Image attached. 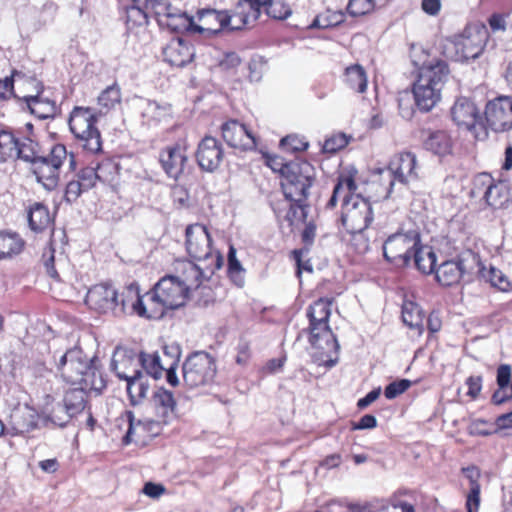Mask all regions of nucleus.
Wrapping results in <instances>:
<instances>
[{
    "instance_id": "nucleus-59",
    "label": "nucleus",
    "mask_w": 512,
    "mask_h": 512,
    "mask_svg": "<svg viewBox=\"0 0 512 512\" xmlns=\"http://www.w3.org/2000/svg\"><path fill=\"white\" fill-rule=\"evenodd\" d=\"M411 386V381L408 379H401L388 384L384 390V395L387 399H394L400 394L404 393Z\"/></svg>"
},
{
    "instance_id": "nucleus-21",
    "label": "nucleus",
    "mask_w": 512,
    "mask_h": 512,
    "mask_svg": "<svg viewBox=\"0 0 512 512\" xmlns=\"http://www.w3.org/2000/svg\"><path fill=\"white\" fill-rule=\"evenodd\" d=\"M222 137L232 148L240 150H253L256 147L255 136L247 127L237 120L225 122L222 127Z\"/></svg>"
},
{
    "instance_id": "nucleus-48",
    "label": "nucleus",
    "mask_w": 512,
    "mask_h": 512,
    "mask_svg": "<svg viewBox=\"0 0 512 512\" xmlns=\"http://www.w3.org/2000/svg\"><path fill=\"white\" fill-rule=\"evenodd\" d=\"M170 112L169 105H160L156 101H149L143 111V116L148 120L159 122Z\"/></svg>"
},
{
    "instance_id": "nucleus-26",
    "label": "nucleus",
    "mask_w": 512,
    "mask_h": 512,
    "mask_svg": "<svg viewBox=\"0 0 512 512\" xmlns=\"http://www.w3.org/2000/svg\"><path fill=\"white\" fill-rule=\"evenodd\" d=\"M24 101L30 112L39 119L53 118L57 113L56 103L44 97L41 91L36 95L25 96Z\"/></svg>"
},
{
    "instance_id": "nucleus-5",
    "label": "nucleus",
    "mask_w": 512,
    "mask_h": 512,
    "mask_svg": "<svg viewBox=\"0 0 512 512\" xmlns=\"http://www.w3.org/2000/svg\"><path fill=\"white\" fill-rule=\"evenodd\" d=\"M331 301L319 299L309 306L307 316L310 321V338L312 346L322 350V354H326V359H321L319 365L331 368L338 362L337 356L332 358L329 354L338 353L339 343L332 333L328 322L331 314Z\"/></svg>"
},
{
    "instance_id": "nucleus-58",
    "label": "nucleus",
    "mask_w": 512,
    "mask_h": 512,
    "mask_svg": "<svg viewBox=\"0 0 512 512\" xmlns=\"http://www.w3.org/2000/svg\"><path fill=\"white\" fill-rule=\"evenodd\" d=\"M267 14L274 19H286L291 14V9L280 0H274L266 8Z\"/></svg>"
},
{
    "instance_id": "nucleus-38",
    "label": "nucleus",
    "mask_w": 512,
    "mask_h": 512,
    "mask_svg": "<svg viewBox=\"0 0 512 512\" xmlns=\"http://www.w3.org/2000/svg\"><path fill=\"white\" fill-rule=\"evenodd\" d=\"M344 81L350 89L358 93H364L367 89V75L364 68L359 64L351 65L345 69Z\"/></svg>"
},
{
    "instance_id": "nucleus-31",
    "label": "nucleus",
    "mask_w": 512,
    "mask_h": 512,
    "mask_svg": "<svg viewBox=\"0 0 512 512\" xmlns=\"http://www.w3.org/2000/svg\"><path fill=\"white\" fill-rule=\"evenodd\" d=\"M153 404L159 418L162 419L163 423H167L174 414L176 405L173 393L164 388H159L153 394Z\"/></svg>"
},
{
    "instance_id": "nucleus-49",
    "label": "nucleus",
    "mask_w": 512,
    "mask_h": 512,
    "mask_svg": "<svg viewBox=\"0 0 512 512\" xmlns=\"http://www.w3.org/2000/svg\"><path fill=\"white\" fill-rule=\"evenodd\" d=\"M148 10L145 9V5L132 6L127 11V26L129 29L133 25H147L148 24Z\"/></svg>"
},
{
    "instance_id": "nucleus-27",
    "label": "nucleus",
    "mask_w": 512,
    "mask_h": 512,
    "mask_svg": "<svg viewBox=\"0 0 512 512\" xmlns=\"http://www.w3.org/2000/svg\"><path fill=\"white\" fill-rule=\"evenodd\" d=\"M464 273L463 262L460 260H448L440 264L435 270L436 280L443 286L457 284Z\"/></svg>"
},
{
    "instance_id": "nucleus-18",
    "label": "nucleus",
    "mask_w": 512,
    "mask_h": 512,
    "mask_svg": "<svg viewBox=\"0 0 512 512\" xmlns=\"http://www.w3.org/2000/svg\"><path fill=\"white\" fill-rule=\"evenodd\" d=\"M485 119L495 132H504L512 128V98L500 96L486 104Z\"/></svg>"
},
{
    "instance_id": "nucleus-42",
    "label": "nucleus",
    "mask_w": 512,
    "mask_h": 512,
    "mask_svg": "<svg viewBox=\"0 0 512 512\" xmlns=\"http://www.w3.org/2000/svg\"><path fill=\"white\" fill-rule=\"evenodd\" d=\"M228 275L230 279L234 282L238 287H242L245 282L244 274L245 269L241 265L240 261L236 257V249L233 246L229 247L228 251Z\"/></svg>"
},
{
    "instance_id": "nucleus-33",
    "label": "nucleus",
    "mask_w": 512,
    "mask_h": 512,
    "mask_svg": "<svg viewBox=\"0 0 512 512\" xmlns=\"http://www.w3.org/2000/svg\"><path fill=\"white\" fill-rule=\"evenodd\" d=\"M402 320L411 329L417 330L421 335L424 331V312L421 307L412 301H405L402 305Z\"/></svg>"
},
{
    "instance_id": "nucleus-6",
    "label": "nucleus",
    "mask_w": 512,
    "mask_h": 512,
    "mask_svg": "<svg viewBox=\"0 0 512 512\" xmlns=\"http://www.w3.org/2000/svg\"><path fill=\"white\" fill-rule=\"evenodd\" d=\"M315 178L314 166L305 160H296L286 164L282 169L281 180L285 198L294 203L306 202Z\"/></svg>"
},
{
    "instance_id": "nucleus-23",
    "label": "nucleus",
    "mask_w": 512,
    "mask_h": 512,
    "mask_svg": "<svg viewBox=\"0 0 512 512\" xmlns=\"http://www.w3.org/2000/svg\"><path fill=\"white\" fill-rule=\"evenodd\" d=\"M194 58L193 48L182 38L172 39L163 49V59L174 67H184Z\"/></svg>"
},
{
    "instance_id": "nucleus-64",
    "label": "nucleus",
    "mask_w": 512,
    "mask_h": 512,
    "mask_svg": "<svg viewBox=\"0 0 512 512\" xmlns=\"http://www.w3.org/2000/svg\"><path fill=\"white\" fill-rule=\"evenodd\" d=\"M466 385L468 386L467 394L472 398H476L481 391L482 378L480 376H470L466 380Z\"/></svg>"
},
{
    "instance_id": "nucleus-14",
    "label": "nucleus",
    "mask_w": 512,
    "mask_h": 512,
    "mask_svg": "<svg viewBox=\"0 0 512 512\" xmlns=\"http://www.w3.org/2000/svg\"><path fill=\"white\" fill-rule=\"evenodd\" d=\"M214 262L202 263L189 260L177 261L175 273L172 276L184 287L188 293L200 287L203 281L209 280L221 268V259L216 257Z\"/></svg>"
},
{
    "instance_id": "nucleus-22",
    "label": "nucleus",
    "mask_w": 512,
    "mask_h": 512,
    "mask_svg": "<svg viewBox=\"0 0 512 512\" xmlns=\"http://www.w3.org/2000/svg\"><path fill=\"white\" fill-rule=\"evenodd\" d=\"M197 16L203 25L195 24L194 32L204 33L210 35H217L225 31V24L229 21L230 17L226 15V11L216 9H201L197 12Z\"/></svg>"
},
{
    "instance_id": "nucleus-44",
    "label": "nucleus",
    "mask_w": 512,
    "mask_h": 512,
    "mask_svg": "<svg viewBox=\"0 0 512 512\" xmlns=\"http://www.w3.org/2000/svg\"><path fill=\"white\" fill-rule=\"evenodd\" d=\"M239 13L243 14L244 21L238 22V27H245L248 24L254 23L261 14V7L258 2L254 0H239Z\"/></svg>"
},
{
    "instance_id": "nucleus-13",
    "label": "nucleus",
    "mask_w": 512,
    "mask_h": 512,
    "mask_svg": "<svg viewBox=\"0 0 512 512\" xmlns=\"http://www.w3.org/2000/svg\"><path fill=\"white\" fill-rule=\"evenodd\" d=\"M420 244V235L411 230L406 233H395L389 236L383 243V256L385 260L396 267L406 266L413 252Z\"/></svg>"
},
{
    "instance_id": "nucleus-63",
    "label": "nucleus",
    "mask_w": 512,
    "mask_h": 512,
    "mask_svg": "<svg viewBox=\"0 0 512 512\" xmlns=\"http://www.w3.org/2000/svg\"><path fill=\"white\" fill-rule=\"evenodd\" d=\"M21 76V73L14 72L12 77H6L5 79L0 80V99H5L12 93L14 78L18 79Z\"/></svg>"
},
{
    "instance_id": "nucleus-46",
    "label": "nucleus",
    "mask_w": 512,
    "mask_h": 512,
    "mask_svg": "<svg viewBox=\"0 0 512 512\" xmlns=\"http://www.w3.org/2000/svg\"><path fill=\"white\" fill-rule=\"evenodd\" d=\"M97 101L98 105L102 109H105L106 112L114 108L121 101V91L119 86L116 84L108 86L100 93Z\"/></svg>"
},
{
    "instance_id": "nucleus-11",
    "label": "nucleus",
    "mask_w": 512,
    "mask_h": 512,
    "mask_svg": "<svg viewBox=\"0 0 512 512\" xmlns=\"http://www.w3.org/2000/svg\"><path fill=\"white\" fill-rule=\"evenodd\" d=\"M182 373L184 383L190 388L208 385L216 375L215 360L206 352H194L183 363Z\"/></svg>"
},
{
    "instance_id": "nucleus-10",
    "label": "nucleus",
    "mask_w": 512,
    "mask_h": 512,
    "mask_svg": "<svg viewBox=\"0 0 512 512\" xmlns=\"http://www.w3.org/2000/svg\"><path fill=\"white\" fill-rule=\"evenodd\" d=\"M66 147L62 144L54 145L49 154L42 155L32 164V171L36 179L48 190H54L59 183L60 168L67 159Z\"/></svg>"
},
{
    "instance_id": "nucleus-30",
    "label": "nucleus",
    "mask_w": 512,
    "mask_h": 512,
    "mask_svg": "<svg viewBox=\"0 0 512 512\" xmlns=\"http://www.w3.org/2000/svg\"><path fill=\"white\" fill-rule=\"evenodd\" d=\"M488 185L484 193V199L488 206L495 209L503 208L509 200V190L504 182L493 183L489 176H484Z\"/></svg>"
},
{
    "instance_id": "nucleus-35",
    "label": "nucleus",
    "mask_w": 512,
    "mask_h": 512,
    "mask_svg": "<svg viewBox=\"0 0 512 512\" xmlns=\"http://www.w3.org/2000/svg\"><path fill=\"white\" fill-rule=\"evenodd\" d=\"M43 262L48 275L55 280H60L61 272L68 267V260L63 254L55 255V249L50 245L43 252Z\"/></svg>"
},
{
    "instance_id": "nucleus-50",
    "label": "nucleus",
    "mask_w": 512,
    "mask_h": 512,
    "mask_svg": "<svg viewBox=\"0 0 512 512\" xmlns=\"http://www.w3.org/2000/svg\"><path fill=\"white\" fill-rule=\"evenodd\" d=\"M72 419L71 415L65 410L61 403H57L51 411L46 415V420L59 427L66 426Z\"/></svg>"
},
{
    "instance_id": "nucleus-52",
    "label": "nucleus",
    "mask_w": 512,
    "mask_h": 512,
    "mask_svg": "<svg viewBox=\"0 0 512 512\" xmlns=\"http://www.w3.org/2000/svg\"><path fill=\"white\" fill-rule=\"evenodd\" d=\"M373 3L372 0H349L347 12L352 17L366 15L375 9Z\"/></svg>"
},
{
    "instance_id": "nucleus-40",
    "label": "nucleus",
    "mask_w": 512,
    "mask_h": 512,
    "mask_svg": "<svg viewBox=\"0 0 512 512\" xmlns=\"http://www.w3.org/2000/svg\"><path fill=\"white\" fill-rule=\"evenodd\" d=\"M345 20V13L343 11L326 10L324 13L315 17L310 24V28L326 29L329 27L338 26Z\"/></svg>"
},
{
    "instance_id": "nucleus-24",
    "label": "nucleus",
    "mask_w": 512,
    "mask_h": 512,
    "mask_svg": "<svg viewBox=\"0 0 512 512\" xmlns=\"http://www.w3.org/2000/svg\"><path fill=\"white\" fill-rule=\"evenodd\" d=\"M39 415L28 405L19 407L11 413L10 423L13 435H23L38 427Z\"/></svg>"
},
{
    "instance_id": "nucleus-29",
    "label": "nucleus",
    "mask_w": 512,
    "mask_h": 512,
    "mask_svg": "<svg viewBox=\"0 0 512 512\" xmlns=\"http://www.w3.org/2000/svg\"><path fill=\"white\" fill-rule=\"evenodd\" d=\"M160 26L174 32H194L195 23L193 17L174 7L163 20H160Z\"/></svg>"
},
{
    "instance_id": "nucleus-53",
    "label": "nucleus",
    "mask_w": 512,
    "mask_h": 512,
    "mask_svg": "<svg viewBox=\"0 0 512 512\" xmlns=\"http://www.w3.org/2000/svg\"><path fill=\"white\" fill-rule=\"evenodd\" d=\"M488 279L492 286L497 287L503 292L511 290V283L509 282L506 275L495 267H490L488 272Z\"/></svg>"
},
{
    "instance_id": "nucleus-3",
    "label": "nucleus",
    "mask_w": 512,
    "mask_h": 512,
    "mask_svg": "<svg viewBox=\"0 0 512 512\" xmlns=\"http://www.w3.org/2000/svg\"><path fill=\"white\" fill-rule=\"evenodd\" d=\"M56 367L61 377L71 385L90 388L96 392H101L106 387L95 357H88L78 346L61 355Z\"/></svg>"
},
{
    "instance_id": "nucleus-55",
    "label": "nucleus",
    "mask_w": 512,
    "mask_h": 512,
    "mask_svg": "<svg viewBox=\"0 0 512 512\" xmlns=\"http://www.w3.org/2000/svg\"><path fill=\"white\" fill-rule=\"evenodd\" d=\"M349 143V137L344 133L333 135L326 139L323 145V151L327 153H335L343 149Z\"/></svg>"
},
{
    "instance_id": "nucleus-16",
    "label": "nucleus",
    "mask_w": 512,
    "mask_h": 512,
    "mask_svg": "<svg viewBox=\"0 0 512 512\" xmlns=\"http://www.w3.org/2000/svg\"><path fill=\"white\" fill-rule=\"evenodd\" d=\"M186 250L190 257L198 262L209 264L219 257L221 266L223 265L222 255L219 251L213 250L211 236L202 224L196 223L186 228Z\"/></svg>"
},
{
    "instance_id": "nucleus-57",
    "label": "nucleus",
    "mask_w": 512,
    "mask_h": 512,
    "mask_svg": "<svg viewBox=\"0 0 512 512\" xmlns=\"http://www.w3.org/2000/svg\"><path fill=\"white\" fill-rule=\"evenodd\" d=\"M280 145L282 146V148L291 152L304 151L309 146L307 141L296 135H289L284 137L281 140Z\"/></svg>"
},
{
    "instance_id": "nucleus-60",
    "label": "nucleus",
    "mask_w": 512,
    "mask_h": 512,
    "mask_svg": "<svg viewBox=\"0 0 512 512\" xmlns=\"http://www.w3.org/2000/svg\"><path fill=\"white\" fill-rule=\"evenodd\" d=\"M86 189L82 188V184L75 178L70 180L65 189L64 199L68 203L75 202Z\"/></svg>"
},
{
    "instance_id": "nucleus-7",
    "label": "nucleus",
    "mask_w": 512,
    "mask_h": 512,
    "mask_svg": "<svg viewBox=\"0 0 512 512\" xmlns=\"http://www.w3.org/2000/svg\"><path fill=\"white\" fill-rule=\"evenodd\" d=\"M418 167L415 154L403 152L395 155L387 168L381 170L386 175L388 186L385 198L404 197L408 184L418 179Z\"/></svg>"
},
{
    "instance_id": "nucleus-1",
    "label": "nucleus",
    "mask_w": 512,
    "mask_h": 512,
    "mask_svg": "<svg viewBox=\"0 0 512 512\" xmlns=\"http://www.w3.org/2000/svg\"><path fill=\"white\" fill-rule=\"evenodd\" d=\"M184 288L172 275L162 277L146 296L148 303L143 302L137 288L130 286L128 295L132 300V312L148 319H160L166 310H174L183 306L188 297Z\"/></svg>"
},
{
    "instance_id": "nucleus-4",
    "label": "nucleus",
    "mask_w": 512,
    "mask_h": 512,
    "mask_svg": "<svg viewBox=\"0 0 512 512\" xmlns=\"http://www.w3.org/2000/svg\"><path fill=\"white\" fill-rule=\"evenodd\" d=\"M450 70L444 60L423 64L413 85V95L419 110L430 111L441 99V91L449 78Z\"/></svg>"
},
{
    "instance_id": "nucleus-19",
    "label": "nucleus",
    "mask_w": 512,
    "mask_h": 512,
    "mask_svg": "<svg viewBox=\"0 0 512 512\" xmlns=\"http://www.w3.org/2000/svg\"><path fill=\"white\" fill-rule=\"evenodd\" d=\"M161 166L168 177L177 180L188 163L187 145L179 141L165 147L159 155Z\"/></svg>"
},
{
    "instance_id": "nucleus-62",
    "label": "nucleus",
    "mask_w": 512,
    "mask_h": 512,
    "mask_svg": "<svg viewBox=\"0 0 512 512\" xmlns=\"http://www.w3.org/2000/svg\"><path fill=\"white\" fill-rule=\"evenodd\" d=\"M480 505V485L470 488L467 495L466 507L468 512H478Z\"/></svg>"
},
{
    "instance_id": "nucleus-43",
    "label": "nucleus",
    "mask_w": 512,
    "mask_h": 512,
    "mask_svg": "<svg viewBox=\"0 0 512 512\" xmlns=\"http://www.w3.org/2000/svg\"><path fill=\"white\" fill-rule=\"evenodd\" d=\"M18 138L11 132H0V161L5 162L8 159H16Z\"/></svg>"
},
{
    "instance_id": "nucleus-56",
    "label": "nucleus",
    "mask_w": 512,
    "mask_h": 512,
    "mask_svg": "<svg viewBox=\"0 0 512 512\" xmlns=\"http://www.w3.org/2000/svg\"><path fill=\"white\" fill-rule=\"evenodd\" d=\"M76 179L82 184L86 191L93 188L97 182V173L94 167L82 168L77 174Z\"/></svg>"
},
{
    "instance_id": "nucleus-17",
    "label": "nucleus",
    "mask_w": 512,
    "mask_h": 512,
    "mask_svg": "<svg viewBox=\"0 0 512 512\" xmlns=\"http://www.w3.org/2000/svg\"><path fill=\"white\" fill-rule=\"evenodd\" d=\"M451 117L458 128L467 130L477 139L487 136L481 114L475 103L466 97H459L451 108Z\"/></svg>"
},
{
    "instance_id": "nucleus-34",
    "label": "nucleus",
    "mask_w": 512,
    "mask_h": 512,
    "mask_svg": "<svg viewBox=\"0 0 512 512\" xmlns=\"http://www.w3.org/2000/svg\"><path fill=\"white\" fill-rule=\"evenodd\" d=\"M87 390L91 389L78 386L77 388L70 389L65 393L63 405L72 418L84 410Z\"/></svg>"
},
{
    "instance_id": "nucleus-47",
    "label": "nucleus",
    "mask_w": 512,
    "mask_h": 512,
    "mask_svg": "<svg viewBox=\"0 0 512 512\" xmlns=\"http://www.w3.org/2000/svg\"><path fill=\"white\" fill-rule=\"evenodd\" d=\"M97 173V181L111 183L117 175V165L111 160L102 161L94 168Z\"/></svg>"
},
{
    "instance_id": "nucleus-61",
    "label": "nucleus",
    "mask_w": 512,
    "mask_h": 512,
    "mask_svg": "<svg viewBox=\"0 0 512 512\" xmlns=\"http://www.w3.org/2000/svg\"><path fill=\"white\" fill-rule=\"evenodd\" d=\"M241 62L242 60L236 52H227L219 61V67L222 70L233 71L241 64Z\"/></svg>"
},
{
    "instance_id": "nucleus-41",
    "label": "nucleus",
    "mask_w": 512,
    "mask_h": 512,
    "mask_svg": "<svg viewBox=\"0 0 512 512\" xmlns=\"http://www.w3.org/2000/svg\"><path fill=\"white\" fill-rule=\"evenodd\" d=\"M139 361L146 371L145 375H150L155 379L162 376L165 367L162 365L160 356L157 353L148 354L141 352L139 355Z\"/></svg>"
},
{
    "instance_id": "nucleus-9",
    "label": "nucleus",
    "mask_w": 512,
    "mask_h": 512,
    "mask_svg": "<svg viewBox=\"0 0 512 512\" xmlns=\"http://www.w3.org/2000/svg\"><path fill=\"white\" fill-rule=\"evenodd\" d=\"M86 304L99 313H116L119 310L125 313L130 309L132 312V300L128 295V289L119 296L117 290L109 284H97L91 287L86 295Z\"/></svg>"
},
{
    "instance_id": "nucleus-36",
    "label": "nucleus",
    "mask_w": 512,
    "mask_h": 512,
    "mask_svg": "<svg viewBox=\"0 0 512 512\" xmlns=\"http://www.w3.org/2000/svg\"><path fill=\"white\" fill-rule=\"evenodd\" d=\"M412 258L419 271L424 274H430L435 271L436 254L429 246H417L413 252Z\"/></svg>"
},
{
    "instance_id": "nucleus-8",
    "label": "nucleus",
    "mask_w": 512,
    "mask_h": 512,
    "mask_svg": "<svg viewBox=\"0 0 512 512\" xmlns=\"http://www.w3.org/2000/svg\"><path fill=\"white\" fill-rule=\"evenodd\" d=\"M69 128L80 146L91 153L101 150V135L96 123V115L91 108L75 107L70 113Z\"/></svg>"
},
{
    "instance_id": "nucleus-32",
    "label": "nucleus",
    "mask_w": 512,
    "mask_h": 512,
    "mask_svg": "<svg viewBox=\"0 0 512 512\" xmlns=\"http://www.w3.org/2000/svg\"><path fill=\"white\" fill-rule=\"evenodd\" d=\"M511 367L507 364H502L497 369V385L498 389L492 395V402L500 405L505 401L511 399L509 392H511Z\"/></svg>"
},
{
    "instance_id": "nucleus-20",
    "label": "nucleus",
    "mask_w": 512,
    "mask_h": 512,
    "mask_svg": "<svg viewBox=\"0 0 512 512\" xmlns=\"http://www.w3.org/2000/svg\"><path fill=\"white\" fill-rule=\"evenodd\" d=\"M221 143L212 136H205L198 144L195 157L199 167L206 172H214L223 160Z\"/></svg>"
},
{
    "instance_id": "nucleus-45",
    "label": "nucleus",
    "mask_w": 512,
    "mask_h": 512,
    "mask_svg": "<svg viewBox=\"0 0 512 512\" xmlns=\"http://www.w3.org/2000/svg\"><path fill=\"white\" fill-rule=\"evenodd\" d=\"M126 414L129 422V428L123 438V442L125 444H129L134 440V437L137 439L147 437L145 420H136L133 412L131 411H128Z\"/></svg>"
},
{
    "instance_id": "nucleus-37",
    "label": "nucleus",
    "mask_w": 512,
    "mask_h": 512,
    "mask_svg": "<svg viewBox=\"0 0 512 512\" xmlns=\"http://www.w3.org/2000/svg\"><path fill=\"white\" fill-rule=\"evenodd\" d=\"M40 145L30 136L18 138L16 158L31 163L42 156Z\"/></svg>"
},
{
    "instance_id": "nucleus-51",
    "label": "nucleus",
    "mask_w": 512,
    "mask_h": 512,
    "mask_svg": "<svg viewBox=\"0 0 512 512\" xmlns=\"http://www.w3.org/2000/svg\"><path fill=\"white\" fill-rule=\"evenodd\" d=\"M173 8L174 7L166 0H149L145 5V9L155 15L159 25L160 20H163Z\"/></svg>"
},
{
    "instance_id": "nucleus-2",
    "label": "nucleus",
    "mask_w": 512,
    "mask_h": 512,
    "mask_svg": "<svg viewBox=\"0 0 512 512\" xmlns=\"http://www.w3.org/2000/svg\"><path fill=\"white\" fill-rule=\"evenodd\" d=\"M357 184L351 174H340L333 193L327 203L328 208H334L342 199L341 222L351 233L362 232L373 221L371 203L356 193Z\"/></svg>"
},
{
    "instance_id": "nucleus-12",
    "label": "nucleus",
    "mask_w": 512,
    "mask_h": 512,
    "mask_svg": "<svg viewBox=\"0 0 512 512\" xmlns=\"http://www.w3.org/2000/svg\"><path fill=\"white\" fill-rule=\"evenodd\" d=\"M489 32L483 24H471L462 33L453 37L456 60L465 61L478 58L488 41Z\"/></svg>"
},
{
    "instance_id": "nucleus-39",
    "label": "nucleus",
    "mask_w": 512,
    "mask_h": 512,
    "mask_svg": "<svg viewBox=\"0 0 512 512\" xmlns=\"http://www.w3.org/2000/svg\"><path fill=\"white\" fill-rule=\"evenodd\" d=\"M51 218L48 208L41 204L35 203L32 205L28 212V222L30 228L35 232H40L47 228L50 224Z\"/></svg>"
},
{
    "instance_id": "nucleus-28",
    "label": "nucleus",
    "mask_w": 512,
    "mask_h": 512,
    "mask_svg": "<svg viewBox=\"0 0 512 512\" xmlns=\"http://www.w3.org/2000/svg\"><path fill=\"white\" fill-rule=\"evenodd\" d=\"M423 145L426 150L438 156L448 155L452 150L451 137L444 130L428 131Z\"/></svg>"
},
{
    "instance_id": "nucleus-25",
    "label": "nucleus",
    "mask_w": 512,
    "mask_h": 512,
    "mask_svg": "<svg viewBox=\"0 0 512 512\" xmlns=\"http://www.w3.org/2000/svg\"><path fill=\"white\" fill-rule=\"evenodd\" d=\"M24 239L16 232L0 231V260H10L23 252Z\"/></svg>"
},
{
    "instance_id": "nucleus-54",
    "label": "nucleus",
    "mask_w": 512,
    "mask_h": 512,
    "mask_svg": "<svg viewBox=\"0 0 512 512\" xmlns=\"http://www.w3.org/2000/svg\"><path fill=\"white\" fill-rule=\"evenodd\" d=\"M307 205L303 203L291 202L290 209L286 214V220L294 225L296 222H306L307 219Z\"/></svg>"
},
{
    "instance_id": "nucleus-15",
    "label": "nucleus",
    "mask_w": 512,
    "mask_h": 512,
    "mask_svg": "<svg viewBox=\"0 0 512 512\" xmlns=\"http://www.w3.org/2000/svg\"><path fill=\"white\" fill-rule=\"evenodd\" d=\"M118 355L119 350L116 349L111 360L110 369L119 379L127 382L126 389L131 405H139L147 397L149 390L148 376L140 370H134L132 374H128L125 370H122L120 364L122 366H126L127 364L132 363V359L121 355L122 360L119 362L117 359Z\"/></svg>"
}]
</instances>
